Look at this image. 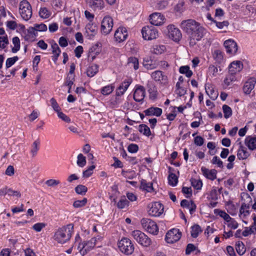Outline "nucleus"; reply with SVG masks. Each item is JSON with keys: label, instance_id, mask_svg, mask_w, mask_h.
<instances>
[{"label": "nucleus", "instance_id": "nucleus-40", "mask_svg": "<svg viewBox=\"0 0 256 256\" xmlns=\"http://www.w3.org/2000/svg\"><path fill=\"white\" fill-rule=\"evenodd\" d=\"M250 156V154L244 148H241L238 151L237 156L239 160H245Z\"/></svg>", "mask_w": 256, "mask_h": 256}, {"label": "nucleus", "instance_id": "nucleus-1", "mask_svg": "<svg viewBox=\"0 0 256 256\" xmlns=\"http://www.w3.org/2000/svg\"><path fill=\"white\" fill-rule=\"evenodd\" d=\"M180 28L189 36L190 45L191 46H194L196 42L200 40L204 36V29L193 20L182 21Z\"/></svg>", "mask_w": 256, "mask_h": 256}, {"label": "nucleus", "instance_id": "nucleus-2", "mask_svg": "<svg viewBox=\"0 0 256 256\" xmlns=\"http://www.w3.org/2000/svg\"><path fill=\"white\" fill-rule=\"evenodd\" d=\"M72 230L73 226L72 224L58 228L54 233V238L58 243L64 244L70 240Z\"/></svg>", "mask_w": 256, "mask_h": 256}, {"label": "nucleus", "instance_id": "nucleus-8", "mask_svg": "<svg viewBox=\"0 0 256 256\" xmlns=\"http://www.w3.org/2000/svg\"><path fill=\"white\" fill-rule=\"evenodd\" d=\"M142 38L146 40H152L157 38L158 32L154 26H146L142 30Z\"/></svg>", "mask_w": 256, "mask_h": 256}, {"label": "nucleus", "instance_id": "nucleus-60", "mask_svg": "<svg viewBox=\"0 0 256 256\" xmlns=\"http://www.w3.org/2000/svg\"><path fill=\"white\" fill-rule=\"evenodd\" d=\"M50 102L51 106H52V108L55 112H58V111L60 110V108L58 102L54 98H52L50 100Z\"/></svg>", "mask_w": 256, "mask_h": 256}, {"label": "nucleus", "instance_id": "nucleus-43", "mask_svg": "<svg viewBox=\"0 0 256 256\" xmlns=\"http://www.w3.org/2000/svg\"><path fill=\"white\" fill-rule=\"evenodd\" d=\"M236 74H232L228 72V74L226 76L224 80V84L226 86H228L230 84L236 80L235 76Z\"/></svg>", "mask_w": 256, "mask_h": 256}, {"label": "nucleus", "instance_id": "nucleus-18", "mask_svg": "<svg viewBox=\"0 0 256 256\" xmlns=\"http://www.w3.org/2000/svg\"><path fill=\"white\" fill-rule=\"evenodd\" d=\"M128 36V31L124 27H120L116 31L114 35L116 41L122 42L126 40Z\"/></svg>", "mask_w": 256, "mask_h": 256}, {"label": "nucleus", "instance_id": "nucleus-7", "mask_svg": "<svg viewBox=\"0 0 256 256\" xmlns=\"http://www.w3.org/2000/svg\"><path fill=\"white\" fill-rule=\"evenodd\" d=\"M100 236H97L96 237L91 238L89 241L84 242L82 244H80L78 249L79 250L80 252H81L82 255H84L86 254L87 252L90 251L94 248L96 244L97 240H100Z\"/></svg>", "mask_w": 256, "mask_h": 256}, {"label": "nucleus", "instance_id": "nucleus-4", "mask_svg": "<svg viewBox=\"0 0 256 256\" xmlns=\"http://www.w3.org/2000/svg\"><path fill=\"white\" fill-rule=\"evenodd\" d=\"M19 12L22 18L25 20H28L32 17V6L26 0H23L20 2Z\"/></svg>", "mask_w": 256, "mask_h": 256}, {"label": "nucleus", "instance_id": "nucleus-26", "mask_svg": "<svg viewBox=\"0 0 256 256\" xmlns=\"http://www.w3.org/2000/svg\"><path fill=\"white\" fill-rule=\"evenodd\" d=\"M214 59L218 64H222L224 62V53L218 49L214 50L212 52Z\"/></svg>", "mask_w": 256, "mask_h": 256}, {"label": "nucleus", "instance_id": "nucleus-61", "mask_svg": "<svg viewBox=\"0 0 256 256\" xmlns=\"http://www.w3.org/2000/svg\"><path fill=\"white\" fill-rule=\"evenodd\" d=\"M212 162L214 164H217L218 166L220 168H223V162L217 156H214L212 160Z\"/></svg>", "mask_w": 256, "mask_h": 256}, {"label": "nucleus", "instance_id": "nucleus-55", "mask_svg": "<svg viewBox=\"0 0 256 256\" xmlns=\"http://www.w3.org/2000/svg\"><path fill=\"white\" fill-rule=\"evenodd\" d=\"M33 28L36 30V32L37 34L38 32H46L48 28L47 26L42 23L34 24Z\"/></svg>", "mask_w": 256, "mask_h": 256}, {"label": "nucleus", "instance_id": "nucleus-31", "mask_svg": "<svg viewBox=\"0 0 256 256\" xmlns=\"http://www.w3.org/2000/svg\"><path fill=\"white\" fill-rule=\"evenodd\" d=\"M140 188L142 190H145L148 192H150L154 191L152 183L148 182L145 180H142L140 181Z\"/></svg>", "mask_w": 256, "mask_h": 256}, {"label": "nucleus", "instance_id": "nucleus-44", "mask_svg": "<svg viewBox=\"0 0 256 256\" xmlns=\"http://www.w3.org/2000/svg\"><path fill=\"white\" fill-rule=\"evenodd\" d=\"M179 72L180 74H185L188 78H190L192 74V71L190 70V67L188 66H180Z\"/></svg>", "mask_w": 256, "mask_h": 256}, {"label": "nucleus", "instance_id": "nucleus-20", "mask_svg": "<svg viewBox=\"0 0 256 256\" xmlns=\"http://www.w3.org/2000/svg\"><path fill=\"white\" fill-rule=\"evenodd\" d=\"M132 82V79L129 78L124 80L120 85L116 91V95L117 96H122L126 92L128 86Z\"/></svg>", "mask_w": 256, "mask_h": 256}, {"label": "nucleus", "instance_id": "nucleus-39", "mask_svg": "<svg viewBox=\"0 0 256 256\" xmlns=\"http://www.w3.org/2000/svg\"><path fill=\"white\" fill-rule=\"evenodd\" d=\"M114 84H111L110 85L104 86L101 89V93L104 96H107L110 94L114 90Z\"/></svg>", "mask_w": 256, "mask_h": 256}, {"label": "nucleus", "instance_id": "nucleus-36", "mask_svg": "<svg viewBox=\"0 0 256 256\" xmlns=\"http://www.w3.org/2000/svg\"><path fill=\"white\" fill-rule=\"evenodd\" d=\"M40 144V142L39 140H35L32 145V148L30 150V154L32 157H34L39 150V146Z\"/></svg>", "mask_w": 256, "mask_h": 256}, {"label": "nucleus", "instance_id": "nucleus-16", "mask_svg": "<svg viewBox=\"0 0 256 256\" xmlns=\"http://www.w3.org/2000/svg\"><path fill=\"white\" fill-rule=\"evenodd\" d=\"M146 96V90L143 86L136 85L134 93V99L138 102H142Z\"/></svg>", "mask_w": 256, "mask_h": 256}, {"label": "nucleus", "instance_id": "nucleus-33", "mask_svg": "<svg viewBox=\"0 0 256 256\" xmlns=\"http://www.w3.org/2000/svg\"><path fill=\"white\" fill-rule=\"evenodd\" d=\"M144 66L148 70L154 69L157 67L156 62L148 58H144L143 61Z\"/></svg>", "mask_w": 256, "mask_h": 256}, {"label": "nucleus", "instance_id": "nucleus-34", "mask_svg": "<svg viewBox=\"0 0 256 256\" xmlns=\"http://www.w3.org/2000/svg\"><path fill=\"white\" fill-rule=\"evenodd\" d=\"M236 250L240 256H242L246 251V248L242 242L238 241L236 244Z\"/></svg>", "mask_w": 256, "mask_h": 256}, {"label": "nucleus", "instance_id": "nucleus-27", "mask_svg": "<svg viewBox=\"0 0 256 256\" xmlns=\"http://www.w3.org/2000/svg\"><path fill=\"white\" fill-rule=\"evenodd\" d=\"M144 112L146 116H159L162 114V110L158 108L151 107L145 110Z\"/></svg>", "mask_w": 256, "mask_h": 256}, {"label": "nucleus", "instance_id": "nucleus-15", "mask_svg": "<svg viewBox=\"0 0 256 256\" xmlns=\"http://www.w3.org/2000/svg\"><path fill=\"white\" fill-rule=\"evenodd\" d=\"M224 46L228 54L234 55L238 50V46L236 42L232 40H228L224 42Z\"/></svg>", "mask_w": 256, "mask_h": 256}, {"label": "nucleus", "instance_id": "nucleus-30", "mask_svg": "<svg viewBox=\"0 0 256 256\" xmlns=\"http://www.w3.org/2000/svg\"><path fill=\"white\" fill-rule=\"evenodd\" d=\"M245 144L250 150L256 149V137L248 136L245 140Z\"/></svg>", "mask_w": 256, "mask_h": 256}, {"label": "nucleus", "instance_id": "nucleus-24", "mask_svg": "<svg viewBox=\"0 0 256 256\" xmlns=\"http://www.w3.org/2000/svg\"><path fill=\"white\" fill-rule=\"evenodd\" d=\"M24 40L28 41H33L35 38L38 36V34L36 32V30L33 27H30L26 32L24 33Z\"/></svg>", "mask_w": 256, "mask_h": 256}, {"label": "nucleus", "instance_id": "nucleus-11", "mask_svg": "<svg viewBox=\"0 0 256 256\" xmlns=\"http://www.w3.org/2000/svg\"><path fill=\"white\" fill-rule=\"evenodd\" d=\"M242 200H244L240 208V214H244V216L250 214L248 209L250 208V204L252 202V198L248 194H244L242 196Z\"/></svg>", "mask_w": 256, "mask_h": 256}, {"label": "nucleus", "instance_id": "nucleus-62", "mask_svg": "<svg viewBox=\"0 0 256 256\" xmlns=\"http://www.w3.org/2000/svg\"><path fill=\"white\" fill-rule=\"evenodd\" d=\"M8 43V40L7 36H0V48H4Z\"/></svg>", "mask_w": 256, "mask_h": 256}, {"label": "nucleus", "instance_id": "nucleus-46", "mask_svg": "<svg viewBox=\"0 0 256 256\" xmlns=\"http://www.w3.org/2000/svg\"><path fill=\"white\" fill-rule=\"evenodd\" d=\"M74 190L76 193L82 196L85 195L86 192L88 191V188L86 186L82 184H79L75 188Z\"/></svg>", "mask_w": 256, "mask_h": 256}, {"label": "nucleus", "instance_id": "nucleus-47", "mask_svg": "<svg viewBox=\"0 0 256 256\" xmlns=\"http://www.w3.org/2000/svg\"><path fill=\"white\" fill-rule=\"evenodd\" d=\"M168 184L172 186H176L178 182V178L174 174L170 173L168 177Z\"/></svg>", "mask_w": 256, "mask_h": 256}, {"label": "nucleus", "instance_id": "nucleus-49", "mask_svg": "<svg viewBox=\"0 0 256 256\" xmlns=\"http://www.w3.org/2000/svg\"><path fill=\"white\" fill-rule=\"evenodd\" d=\"M222 110L224 114V117L226 118H229L232 115V110L228 105L224 104L222 106Z\"/></svg>", "mask_w": 256, "mask_h": 256}, {"label": "nucleus", "instance_id": "nucleus-10", "mask_svg": "<svg viewBox=\"0 0 256 256\" xmlns=\"http://www.w3.org/2000/svg\"><path fill=\"white\" fill-rule=\"evenodd\" d=\"M148 214L152 216H159L164 212V206L160 202H154L149 204Z\"/></svg>", "mask_w": 256, "mask_h": 256}, {"label": "nucleus", "instance_id": "nucleus-54", "mask_svg": "<svg viewBox=\"0 0 256 256\" xmlns=\"http://www.w3.org/2000/svg\"><path fill=\"white\" fill-rule=\"evenodd\" d=\"M77 164L80 167H84L86 164V157L84 156L82 154H80L78 156Z\"/></svg>", "mask_w": 256, "mask_h": 256}, {"label": "nucleus", "instance_id": "nucleus-53", "mask_svg": "<svg viewBox=\"0 0 256 256\" xmlns=\"http://www.w3.org/2000/svg\"><path fill=\"white\" fill-rule=\"evenodd\" d=\"M88 200L86 198H84L82 200H78L74 202L73 206L75 208H81L84 206L87 203Z\"/></svg>", "mask_w": 256, "mask_h": 256}, {"label": "nucleus", "instance_id": "nucleus-6", "mask_svg": "<svg viewBox=\"0 0 256 256\" xmlns=\"http://www.w3.org/2000/svg\"><path fill=\"white\" fill-rule=\"evenodd\" d=\"M142 228L148 232L156 235L158 232V226L154 221L149 218H143L141 220Z\"/></svg>", "mask_w": 256, "mask_h": 256}, {"label": "nucleus", "instance_id": "nucleus-63", "mask_svg": "<svg viewBox=\"0 0 256 256\" xmlns=\"http://www.w3.org/2000/svg\"><path fill=\"white\" fill-rule=\"evenodd\" d=\"M58 118L60 119H62V120L66 122H70V119L68 116L64 114L62 112H60V110L58 111Z\"/></svg>", "mask_w": 256, "mask_h": 256}, {"label": "nucleus", "instance_id": "nucleus-25", "mask_svg": "<svg viewBox=\"0 0 256 256\" xmlns=\"http://www.w3.org/2000/svg\"><path fill=\"white\" fill-rule=\"evenodd\" d=\"M256 81L253 78H250L244 84L243 90L246 94H250L252 90L254 89Z\"/></svg>", "mask_w": 256, "mask_h": 256}, {"label": "nucleus", "instance_id": "nucleus-13", "mask_svg": "<svg viewBox=\"0 0 256 256\" xmlns=\"http://www.w3.org/2000/svg\"><path fill=\"white\" fill-rule=\"evenodd\" d=\"M84 35L87 38L92 40L98 32L97 26L93 22H88L85 26Z\"/></svg>", "mask_w": 256, "mask_h": 256}, {"label": "nucleus", "instance_id": "nucleus-17", "mask_svg": "<svg viewBox=\"0 0 256 256\" xmlns=\"http://www.w3.org/2000/svg\"><path fill=\"white\" fill-rule=\"evenodd\" d=\"M150 22L154 26H161L164 22V17L160 13L154 12L150 15Z\"/></svg>", "mask_w": 256, "mask_h": 256}, {"label": "nucleus", "instance_id": "nucleus-21", "mask_svg": "<svg viewBox=\"0 0 256 256\" xmlns=\"http://www.w3.org/2000/svg\"><path fill=\"white\" fill-rule=\"evenodd\" d=\"M243 64L240 61H234L228 66V72L232 74H236L242 69Z\"/></svg>", "mask_w": 256, "mask_h": 256}, {"label": "nucleus", "instance_id": "nucleus-52", "mask_svg": "<svg viewBox=\"0 0 256 256\" xmlns=\"http://www.w3.org/2000/svg\"><path fill=\"white\" fill-rule=\"evenodd\" d=\"M191 184L192 186L196 190H200L202 186V182L200 180L192 179Z\"/></svg>", "mask_w": 256, "mask_h": 256}, {"label": "nucleus", "instance_id": "nucleus-22", "mask_svg": "<svg viewBox=\"0 0 256 256\" xmlns=\"http://www.w3.org/2000/svg\"><path fill=\"white\" fill-rule=\"evenodd\" d=\"M201 170L203 175L208 179L213 180L216 178L217 171L214 169L210 170L205 167H202Z\"/></svg>", "mask_w": 256, "mask_h": 256}, {"label": "nucleus", "instance_id": "nucleus-35", "mask_svg": "<svg viewBox=\"0 0 256 256\" xmlns=\"http://www.w3.org/2000/svg\"><path fill=\"white\" fill-rule=\"evenodd\" d=\"M98 66L94 64L88 68L86 71L87 76L89 77H92L98 72Z\"/></svg>", "mask_w": 256, "mask_h": 256}, {"label": "nucleus", "instance_id": "nucleus-51", "mask_svg": "<svg viewBox=\"0 0 256 256\" xmlns=\"http://www.w3.org/2000/svg\"><path fill=\"white\" fill-rule=\"evenodd\" d=\"M128 201L124 198H122L117 204V206L118 208L122 209L128 206Z\"/></svg>", "mask_w": 256, "mask_h": 256}, {"label": "nucleus", "instance_id": "nucleus-38", "mask_svg": "<svg viewBox=\"0 0 256 256\" xmlns=\"http://www.w3.org/2000/svg\"><path fill=\"white\" fill-rule=\"evenodd\" d=\"M202 232V230L198 224H194L191 227V236L194 238H197Z\"/></svg>", "mask_w": 256, "mask_h": 256}, {"label": "nucleus", "instance_id": "nucleus-37", "mask_svg": "<svg viewBox=\"0 0 256 256\" xmlns=\"http://www.w3.org/2000/svg\"><path fill=\"white\" fill-rule=\"evenodd\" d=\"M138 130L140 132L146 136L151 135V132L148 126L144 124H141L138 126Z\"/></svg>", "mask_w": 256, "mask_h": 256}, {"label": "nucleus", "instance_id": "nucleus-12", "mask_svg": "<svg viewBox=\"0 0 256 256\" xmlns=\"http://www.w3.org/2000/svg\"><path fill=\"white\" fill-rule=\"evenodd\" d=\"M181 232L178 228H172L166 233V241L169 244H172L178 241L181 238Z\"/></svg>", "mask_w": 256, "mask_h": 256}, {"label": "nucleus", "instance_id": "nucleus-29", "mask_svg": "<svg viewBox=\"0 0 256 256\" xmlns=\"http://www.w3.org/2000/svg\"><path fill=\"white\" fill-rule=\"evenodd\" d=\"M89 6L94 10H100L104 8V2L102 0H90Z\"/></svg>", "mask_w": 256, "mask_h": 256}, {"label": "nucleus", "instance_id": "nucleus-5", "mask_svg": "<svg viewBox=\"0 0 256 256\" xmlns=\"http://www.w3.org/2000/svg\"><path fill=\"white\" fill-rule=\"evenodd\" d=\"M120 250L124 254H131L134 250V246L131 240L128 238H122L118 243Z\"/></svg>", "mask_w": 256, "mask_h": 256}, {"label": "nucleus", "instance_id": "nucleus-48", "mask_svg": "<svg viewBox=\"0 0 256 256\" xmlns=\"http://www.w3.org/2000/svg\"><path fill=\"white\" fill-rule=\"evenodd\" d=\"M166 50V48L164 46L156 45L152 48V52L156 54H160L164 52Z\"/></svg>", "mask_w": 256, "mask_h": 256}, {"label": "nucleus", "instance_id": "nucleus-56", "mask_svg": "<svg viewBox=\"0 0 256 256\" xmlns=\"http://www.w3.org/2000/svg\"><path fill=\"white\" fill-rule=\"evenodd\" d=\"M18 60V58L17 56H14L12 58H8L6 60V68H8L12 66Z\"/></svg>", "mask_w": 256, "mask_h": 256}, {"label": "nucleus", "instance_id": "nucleus-14", "mask_svg": "<svg viewBox=\"0 0 256 256\" xmlns=\"http://www.w3.org/2000/svg\"><path fill=\"white\" fill-rule=\"evenodd\" d=\"M168 32V36L175 42H178L182 38L180 31L175 28L174 25H169L167 27Z\"/></svg>", "mask_w": 256, "mask_h": 256}, {"label": "nucleus", "instance_id": "nucleus-41", "mask_svg": "<svg viewBox=\"0 0 256 256\" xmlns=\"http://www.w3.org/2000/svg\"><path fill=\"white\" fill-rule=\"evenodd\" d=\"M12 44L14 46L12 48V52L13 53H16L20 49V40L18 36L13 38Z\"/></svg>", "mask_w": 256, "mask_h": 256}, {"label": "nucleus", "instance_id": "nucleus-19", "mask_svg": "<svg viewBox=\"0 0 256 256\" xmlns=\"http://www.w3.org/2000/svg\"><path fill=\"white\" fill-rule=\"evenodd\" d=\"M151 77L155 81L161 84H166L168 82L167 76L160 70H156L152 72L151 74Z\"/></svg>", "mask_w": 256, "mask_h": 256}, {"label": "nucleus", "instance_id": "nucleus-57", "mask_svg": "<svg viewBox=\"0 0 256 256\" xmlns=\"http://www.w3.org/2000/svg\"><path fill=\"white\" fill-rule=\"evenodd\" d=\"M120 96L116 95L114 98H112L110 100V104L112 107L116 108L121 103L122 100Z\"/></svg>", "mask_w": 256, "mask_h": 256}, {"label": "nucleus", "instance_id": "nucleus-23", "mask_svg": "<svg viewBox=\"0 0 256 256\" xmlns=\"http://www.w3.org/2000/svg\"><path fill=\"white\" fill-rule=\"evenodd\" d=\"M51 48H52V53L54 54L52 56V60L54 63H56L58 57L61 53V50L58 44L54 40H52L51 44Z\"/></svg>", "mask_w": 256, "mask_h": 256}, {"label": "nucleus", "instance_id": "nucleus-59", "mask_svg": "<svg viewBox=\"0 0 256 256\" xmlns=\"http://www.w3.org/2000/svg\"><path fill=\"white\" fill-rule=\"evenodd\" d=\"M95 168V166L92 165L90 166L87 170L83 172V176L88 178L93 173V170Z\"/></svg>", "mask_w": 256, "mask_h": 256}, {"label": "nucleus", "instance_id": "nucleus-50", "mask_svg": "<svg viewBox=\"0 0 256 256\" xmlns=\"http://www.w3.org/2000/svg\"><path fill=\"white\" fill-rule=\"evenodd\" d=\"M176 94L179 96H182L186 94V90L180 86V84L179 82H177L176 85Z\"/></svg>", "mask_w": 256, "mask_h": 256}, {"label": "nucleus", "instance_id": "nucleus-64", "mask_svg": "<svg viewBox=\"0 0 256 256\" xmlns=\"http://www.w3.org/2000/svg\"><path fill=\"white\" fill-rule=\"evenodd\" d=\"M60 184V180L54 179L48 180L46 182V184L48 186H56Z\"/></svg>", "mask_w": 256, "mask_h": 256}, {"label": "nucleus", "instance_id": "nucleus-45", "mask_svg": "<svg viewBox=\"0 0 256 256\" xmlns=\"http://www.w3.org/2000/svg\"><path fill=\"white\" fill-rule=\"evenodd\" d=\"M128 64L132 66L135 70H137L139 68V62L138 59L136 57H130L128 59Z\"/></svg>", "mask_w": 256, "mask_h": 256}, {"label": "nucleus", "instance_id": "nucleus-3", "mask_svg": "<svg viewBox=\"0 0 256 256\" xmlns=\"http://www.w3.org/2000/svg\"><path fill=\"white\" fill-rule=\"evenodd\" d=\"M132 236L136 241L144 246H148L152 244V240L144 233L138 230L132 232Z\"/></svg>", "mask_w": 256, "mask_h": 256}, {"label": "nucleus", "instance_id": "nucleus-9", "mask_svg": "<svg viewBox=\"0 0 256 256\" xmlns=\"http://www.w3.org/2000/svg\"><path fill=\"white\" fill-rule=\"evenodd\" d=\"M114 26L113 19L110 16H106L101 22L100 30L104 35L109 34Z\"/></svg>", "mask_w": 256, "mask_h": 256}, {"label": "nucleus", "instance_id": "nucleus-28", "mask_svg": "<svg viewBox=\"0 0 256 256\" xmlns=\"http://www.w3.org/2000/svg\"><path fill=\"white\" fill-rule=\"evenodd\" d=\"M205 89L206 94L212 100H215L216 99L218 94V91L216 90L212 86H206Z\"/></svg>", "mask_w": 256, "mask_h": 256}, {"label": "nucleus", "instance_id": "nucleus-42", "mask_svg": "<svg viewBox=\"0 0 256 256\" xmlns=\"http://www.w3.org/2000/svg\"><path fill=\"white\" fill-rule=\"evenodd\" d=\"M122 175L126 178L132 180L136 176V174L134 170L126 171L122 170Z\"/></svg>", "mask_w": 256, "mask_h": 256}, {"label": "nucleus", "instance_id": "nucleus-58", "mask_svg": "<svg viewBox=\"0 0 256 256\" xmlns=\"http://www.w3.org/2000/svg\"><path fill=\"white\" fill-rule=\"evenodd\" d=\"M39 15L41 18H46L50 16V14L46 8H40L39 11Z\"/></svg>", "mask_w": 256, "mask_h": 256}, {"label": "nucleus", "instance_id": "nucleus-32", "mask_svg": "<svg viewBox=\"0 0 256 256\" xmlns=\"http://www.w3.org/2000/svg\"><path fill=\"white\" fill-rule=\"evenodd\" d=\"M100 50L98 44L92 46L89 49L88 57H92V60H94L96 56L100 52Z\"/></svg>", "mask_w": 256, "mask_h": 256}]
</instances>
